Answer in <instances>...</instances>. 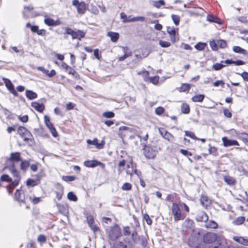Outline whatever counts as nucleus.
I'll return each instance as SVG.
<instances>
[{"label":"nucleus","mask_w":248,"mask_h":248,"mask_svg":"<svg viewBox=\"0 0 248 248\" xmlns=\"http://www.w3.org/2000/svg\"><path fill=\"white\" fill-rule=\"evenodd\" d=\"M9 170L11 171L12 175L15 177V179L12 183L9 185V187L11 189H14L16 186L18 185L19 181L20 179V176L19 172L16 169L15 164H12L9 167Z\"/></svg>","instance_id":"nucleus-1"},{"label":"nucleus","mask_w":248,"mask_h":248,"mask_svg":"<svg viewBox=\"0 0 248 248\" xmlns=\"http://www.w3.org/2000/svg\"><path fill=\"white\" fill-rule=\"evenodd\" d=\"M171 210L173 216L174 220L175 221L183 220L185 216L182 213L180 207L177 203L175 202L172 203Z\"/></svg>","instance_id":"nucleus-2"},{"label":"nucleus","mask_w":248,"mask_h":248,"mask_svg":"<svg viewBox=\"0 0 248 248\" xmlns=\"http://www.w3.org/2000/svg\"><path fill=\"white\" fill-rule=\"evenodd\" d=\"M108 235L110 240H116L121 235V229L117 225L111 227L108 232Z\"/></svg>","instance_id":"nucleus-3"},{"label":"nucleus","mask_w":248,"mask_h":248,"mask_svg":"<svg viewBox=\"0 0 248 248\" xmlns=\"http://www.w3.org/2000/svg\"><path fill=\"white\" fill-rule=\"evenodd\" d=\"M72 5L76 7L78 14L83 15L85 13L86 5L84 2H79L78 0H73Z\"/></svg>","instance_id":"nucleus-4"},{"label":"nucleus","mask_w":248,"mask_h":248,"mask_svg":"<svg viewBox=\"0 0 248 248\" xmlns=\"http://www.w3.org/2000/svg\"><path fill=\"white\" fill-rule=\"evenodd\" d=\"M44 120L45 123L47 126V127L49 129L50 132L51 133L52 136L54 137H56L57 136V132L55 128L54 127L52 123L50 122V118L47 116H44Z\"/></svg>","instance_id":"nucleus-5"},{"label":"nucleus","mask_w":248,"mask_h":248,"mask_svg":"<svg viewBox=\"0 0 248 248\" xmlns=\"http://www.w3.org/2000/svg\"><path fill=\"white\" fill-rule=\"evenodd\" d=\"M144 154L147 158H153L155 155V151L153 149L151 145H144Z\"/></svg>","instance_id":"nucleus-6"},{"label":"nucleus","mask_w":248,"mask_h":248,"mask_svg":"<svg viewBox=\"0 0 248 248\" xmlns=\"http://www.w3.org/2000/svg\"><path fill=\"white\" fill-rule=\"evenodd\" d=\"M21 159L20 153L19 152H15L10 154V156L8 159V161L9 163H11V166L12 164H15V163L16 162H20Z\"/></svg>","instance_id":"nucleus-7"},{"label":"nucleus","mask_w":248,"mask_h":248,"mask_svg":"<svg viewBox=\"0 0 248 248\" xmlns=\"http://www.w3.org/2000/svg\"><path fill=\"white\" fill-rule=\"evenodd\" d=\"M84 165L89 168H94L96 166H99L102 169H104L105 165L104 163L99 162L96 160H86L84 161Z\"/></svg>","instance_id":"nucleus-8"},{"label":"nucleus","mask_w":248,"mask_h":248,"mask_svg":"<svg viewBox=\"0 0 248 248\" xmlns=\"http://www.w3.org/2000/svg\"><path fill=\"white\" fill-rule=\"evenodd\" d=\"M217 239V235L215 233L207 232L203 236V241L205 243L210 244L212 243Z\"/></svg>","instance_id":"nucleus-9"},{"label":"nucleus","mask_w":248,"mask_h":248,"mask_svg":"<svg viewBox=\"0 0 248 248\" xmlns=\"http://www.w3.org/2000/svg\"><path fill=\"white\" fill-rule=\"evenodd\" d=\"M223 145L225 147H228L231 146H239L238 142L234 140L229 139L226 137H224L222 138Z\"/></svg>","instance_id":"nucleus-10"},{"label":"nucleus","mask_w":248,"mask_h":248,"mask_svg":"<svg viewBox=\"0 0 248 248\" xmlns=\"http://www.w3.org/2000/svg\"><path fill=\"white\" fill-rule=\"evenodd\" d=\"M86 220L90 228L94 232H96L99 230V228L94 224V218L92 215L87 216Z\"/></svg>","instance_id":"nucleus-11"},{"label":"nucleus","mask_w":248,"mask_h":248,"mask_svg":"<svg viewBox=\"0 0 248 248\" xmlns=\"http://www.w3.org/2000/svg\"><path fill=\"white\" fill-rule=\"evenodd\" d=\"M4 82L6 87L8 89L9 92L13 94L15 96H17L18 95V93L16 92V91L15 90L14 88V86L11 82V81L6 78H4Z\"/></svg>","instance_id":"nucleus-12"},{"label":"nucleus","mask_w":248,"mask_h":248,"mask_svg":"<svg viewBox=\"0 0 248 248\" xmlns=\"http://www.w3.org/2000/svg\"><path fill=\"white\" fill-rule=\"evenodd\" d=\"M44 23L49 26H56L59 25L61 22L59 20H54L53 19L48 17L47 16H45Z\"/></svg>","instance_id":"nucleus-13"},{"label":"nucleus","mask_w":248,"mask_h":248,"mask_svg":"<svg viewBox=\"0 0 248 248\" xmlns=\"http://www.w3.org/2000/svg\"><path fill=\"white\" fill-rule=\"evenodd\" d=\"M57 208L60 213L67 216L68 214V206L67 204L57 203Z\"/></svg>","instance_id":"nucleus-14"},{"label":"nucleus","mask_w":248,"mask_h":248,"mask_svg":"<svg viewBox=\"0 0 248 248\" xmlns=\"http://www.w3.org/2000/svg\"><path fill=\"white\" fill-rule=\"evenodd\" d=\"M23 193L20 190L17 189L15 194V199L17 201L22 205V204L25 203L24 198L22 197Z\"/></svg>","instance_id":"nucleus-15"},{"label":"nucleus","mask_w":248,"mask_h":248,"mask_svg":"<svg viewBox=\"0 0 248 248\" xmlns=\"http://www.w3.org/2000/svg\"><path fill=\"white\" fill-rule=\"evenodd\" d=\"M87 143L89 145H92L95 146L96 148L98 149H102L104 144L103 141H102V143H98L96 139H95L93 140H87Z\"/></svg>","instance_id":"nucleus-16"},{"label":"nucleus","mask_w":248,"mask_h":248,"mask_svg":"<svg viewBox=\"0 0 248 248\" xmlns=\"http://www.w3.org/2000/svg\"><path fill=\"white\" fill-rule=\"evenodd\" d=\"M196 218L198 221L206 222L208 217L204 212H200L197 215Z\"/></svg>","instance_id":"nucleus-17"},{"label":"nucleus","mask_w":248,"mask_h":248,"mask_svg":"<svg viewBox=\"0 0 248 248\" xmlns=\"http://www.w3.org/2000/svg\"><path fill=\"white\" fill-rule=\"evenodd\" d=\"M31 106L37 111L42 112L45 109V106L43 104H40L34 102L31 103Z\"/></svg>","instance_id":"nucleus-18"},{"label":"nucleus","mask_w":248,"mask_h":248,"mask_svg":"<svg viewBox=\"0 0 248 248\" xmlns=\"http://www.w3.org/2000/svg\"><path fill=\"white\" fill-rule=\"evenodd\" d=\"M127 169L126 170V173L127 175H129L131 176L134 171V168L132 162V160L131 159L129 162V163L127 164L126 165Z\"/></svg>","instance_id":"nucleus-19"},{"label":"nucleus","mask_w":248,"mask_h":248,"mask_svg":"<svg viewBox=\"0 0 248 248\" xmlns=\"http://www.w3.org/2000/svg\"><path fill=\"white\" fill-rule=\"evenodd\" d=\"M224 181L229 185L232 186L235 183V179L229 175H225L223 177Z\"/></svg>","instance_id":"nucleus-20"},{"label":"nucleus","mask_w":248,"mask_h":248,"mask_svg":"<svg viewBox=\"0 0 248 248\" xmlns=\"http://www.w3.org/2000/svg\"><path fill=\"white\" fill-rule=\"evenodd\" d=\"M233 239L236 242L245 245V246H248V239L245 238L243 237H238V236H235L233 237Z\"/></svg>","instance_id":"nucleus-21"},{"label":"nucleus","mask_w":248,"mask_h":248,"mask_svg":"<svg viewBox=\"0 0 248 248\" xmlns=\"http://www.w3.org/2000/svg\"><path fill=\"white\" fill-rule=\"evenodd\" d=\"M85 36L84 33L80 30L75 31L74 35L72 37L73 39H78L81 40V38H83Z\"/></svg>","instance_id":"nucleus-22"},{"label":"nucleus","mask_w":248,"mask_h":248,"mask_svg":"<svg viewBox=\"0 0 248 248\" xmlns=\"http://www.w3.org/2000/svg\"><path fill=\"white\" fill-rule=\"evenodd\" d=\"M108 36L110 38L111 40L113 42H116L119 37L118 33L109 31L108 33Z\"/></svg>","instance_id":"nucleus-23"},{"label":"nucleus","mask_w":248,"mask_h":248,"mask_svg":"<svg viewBox=\"0 0 248 248\" xmlns=\"http://www.w3.org/2000/svg\"><path fill=\"white\" fill-rule=\"evenodd\" d=\"M25 93L26 97L30 100L35 99L37 97V93L31 90H26Z\"/></svg>","instance_id":"nucleus-24"},{"label":"nucleus","mask_w":248,"mask_h":248,"mask_svg":"<svg viewBox=\"0 0 248 248\" xmlns=\"http://www.w3.org/2000/svg\"><path fill=\"white\" fill-rule=\"evenodd\" d=\"M234 52L237 53H240L244 55H247L248 53L246 50L241 48L239 46H234L232 48Z\"/></svg>","instance_id":"nucleus-25"},{"label":"nucleus","mask_w":248,"mask_h":248,"mask_svg":"<svg viewBox=\"0 0 248 248\" xmlns=\"http://www.w3.org/2000/svg\"><path fill=\"white\" fill-rule=\"evenodd\" d=\"M145 17L143 16H137L131 18L130 19L124 20V23L135 22L137 21H140L143 22L145 21Z\"/></svg>","instance_id":"nucleus-26"},{"label":"nucleus","mask_w":248,"mask_h":248,"mask_svg":"<svg viewBox=\"0 0 248 248\" xmlns=\"http://www.w3.org/2000/svg\"><path fill=\"white\" fill-rule=\"evenodd\" d=\"M201 202L204 207H207L210 203V200L206 196H202L201 198Z\"/></svg>","instance_id":"nucleus-27"},{"label":"nucleus","mask_w":248,"mask_h":248,"mask_svg":"<svg viewBox=\"0 0 248 248\" xmlns=\"http://www.w3.org/2000/svg\"><path fill=\"white\" fill-rule=\"evenodd\" d=\"M123 48L124 53V54L123 56L119 57V60L120 61H123L126 58H127L128 57H129V56H130L131 55V52H127V50H128L127 47H123Z\"/></svg>","instance_id":"nucleus-28"},{"label":"nucleus","mask_w":248,"mask_h":248,"mask_svg":"<svg viewBox=\"0 0 248 248\" xmlns=\"http://www.w3.org/2000/svg\"><path fill=\"white\" fill-rule=\"evenodd\" d=\"M20 162V169L23 171H25L29 167L30 163L28 160H22V159Z\"/></svg>","instance_id":"nucleus-29"},{"label":"nucleus","mask_w":248,"mask_h":248,"mask_svg":"<svg viewBox=\"0 0 248 248\" xmlns=\"http://www.w3.org/2000/svg\"><path fill=\"white\" fill-rule=\"evenodd\" d=\"M207 45L205 43L198 42L195 46V48L199 51H202L207 46Z\"/></svg>","instance_id":"nucleus-30"},{"label":"nucleus","mask_w":248,"mask_h":248,"mask_svg":"<svg viewBox=\"0 0 248 248\" xmlns=\"http://www.w3.org/2000/svg\"><path fill=\"white\" fill-rule=\"evenodd\" d=\"M204 98L203 94H198L193 96L192 97V100L194 102H201L203 101Z\"/></svg>","instance_id":"nucleus-31"},{"label":"nucleus","mask_w":248,"mask_h":248,"mask_svg":"<svg viewBox=\"0 0 248 248\" xmlns=\"http://www.w3.org/2000/svg\"><path fill=\"white\" fill-rule=\"evenodd\" d=\"M191 85L187 83H184L179 88V91L181 92H188L191 88Z\"/></svg>","instance_id":"nucleus-32"},{"label":"nucleus","mask_w":248,"mask_h":248,"mask_svg":"<svg viewBox=\"0 0 248 248\" xmlns=\"http://www.w3.org/2000/svg\"><path fill=\"white\" fill-rule=\"evenodd\" d=\"M245 220V217H239L235 218L232 222L233 224L236 225H240L243 224Z\"/></svg>","instance_id":"nucleus-33"},{"label":"nucleus","mask_w":248,"mask_h":248,"mask_svg":"<svg viewBox=\"0 0 248 248\" xmlns=\"http://www.w3.org/2000/svg\"><path fill=\"white\" fill-rule=\"evenodd\" d=\"M29 199L34 204H37L41 202V198L36 197L33 195H30Z\"/></svg>","instance_id":"nucleus-34"},{"label":"nucleus","mask_w":248,"mask_h":248,"mask_svg":"<svg viewBox=\"0 0 248 248\" xmlns=\"http://www.w3.org/2000/svg\"><path fill=\"white\" fill-rule=\"evenodd\" d=\"M39 180H36L31 179H29L27 180L26 184L28 186H34L38 184Z\"/></svg>","instance_id":"nucleus-35"},{"label":"nucleus","mask_w":248,"mask_h":248,"mask_svg":"<svg viewBox=\"0 0 248 248\" xmlns=\"http://www.w3.org/2000/svg\"><path fill=\"white\" fill-rule=\"evenodd\" d=\"M207 19L211 22H214L218 24L220 23V19L217 17L212 15H208L207 17Z\"/></svg>","instance_id":"nucleus-36"},{"label":"nucleus","mask_w":248,"mask_h":248,"mask_svg":"<svg viewBox=\"0 0 248 248\" xmlns=\"http://www.w3.org/2000/svg\"><path fill=\"white\" fill-rule=\"evenodd\" d=\"M239 138L241 139L246 144L248 145V134L246 133H242L239 134Z\"/></svg>","instance_id":"nucleus-37"},{"label":"nucleus","mask_w":248,"mask_h":248,"mask_svg":"<svg viewBox=\"0 0 248 248\" xmlns=\"http://www.w3.org/2000/svg\"><path fill=\"white\" fill-rule=\"evenodd\" d=\"M165 4L163 0H158L153 1V5L157 8H159L161 6Z\"/></svg>","instance_id":"nucleus-38"},{"label":"nucleus","mask_w":248,"mask_h":248,"mask_svg":"<svg viewBox=\"0 0 248 248\" xmlns=\"http://www.w3.org/2000/svg\"><path fill=\"white\" fill-rule=\"evenodd\" d=\"M218 225L213 220H210L207 224H206V227L207 228H212V229H216L217 228Z\"/></svg>","instance_id":"nucleus-39"},{"label":"nucleus","mask_w":248,"mask_h":248,"mask_svg":"<svg viewBox=\"0 0 248 248\" xmlns=\"http://www.w3.org/2000/svg\"><path fill=\"white\" fill-rule=\"evenodd\" d=\"M181 111L183 113L188 114L189 112L190 108L189 106L186 104H183L181 105Z\"/></svg>","instance_id":"nucleus-40"},{"label":"nucleus","mask_w":248,"mask_h":248,"mask_svg":"<svg viewBox=\"0 0 248 248\" xmlns=\"http://www.w3.org/2000/svg\"><path fill=\"white\" fill-rule=\"evenodd\" d=\"M125 165V161L124 160H123L119 162L118 164V173L119 174L121 173L124 170V167Z\"/></svg>","instance_id":"nucleus-41"},{"label":"nucleus","mask_w":248,"mask_h":248,"mask_svg":"<svg viewBox=\"0 0 248 248\" xmlns=\"http://www.w3.org/2000/svg\"><path fill=\"white\" fill-rule=\"evenodd\" d=\"M67 198L68 200L73 202H77V197L73 192H69L67 194Z\"/></svg>","instance_id":"nucleus-42"},{"label":"nucleus","mask_w":248,"mask_h":248,"mask_svg":"<svg viewBox=\"0 0 248 248\" xmlns=\"http://www.w3.org/2000/svg\"><path fill=\"white\" fill-rule=\"evenodd\" d=\"M115 116V114L113 112L108 111L104 112L102 114V117L106 118H112Z\"/></svg>","instance_id":"nucleus-43"},{"label":"nucleus","mask_w":248,"mask_h":248,"mask_svg":"<svg viewBox=\"0 0 248 248\" xmlns=\"http://www.w3.org/2000/svg\"><path fill=\"white\" fill-rule=\"evenodd\" d=\"M185 133L186 136L188 137L193 140H200V138L196 137L195 136L194 133L192 132L188 131H185Z\"/></svg>","instance_id":"nucleus-44"},{"label":"nucleus","mask_w":248,"mask_h":248,"mask_svg":"<svg viewBox=\"0 0 248 248\" xmlns=\"http://www.w3.org/2000/svg\"><path fill=\"white\" fill-rule=\"evenodd\" d=\"M225 66V65L223 64V63L221 62V63H216L215 64H214L213 65V68L216 71H218L221 69Z\"/></svg>","instance_id":"nucleus-45"},{"label":"nucleus","mask_w":248,"mask_h":248,"mask_svg":"<svg viewBox=\"0 0 248 248\" xmlns=\"http://www.w3.org/2000/svg\"><path fill=\"white\" fill-rule=\"evenodd\" d=\"M148 78V81H149L154 84H156L159 80V77L154 76L152 77L147 78Z\"/></svg>","instance_id":"nucleus-46"},{"label":"nucleus","mask_w":248,"mask_h":248,"mask_svg":"<svg viewBox=\"0 0 248 248\" xmlns=\"http://www.w3.org/2000/svg\"><path fill=\"white\" fill-rule=\"evenodd\" d=\"M0 181H4L7 182H12V179L7 174H3L1 176Z\"/></svg>","instance_id":"nucleus-47"},{"label":"nucleus","mask_w":248,"mask_h":248,"mask_svg":"<svg viewBox=\"0 0 248 248\" xmlns=\"http://www.w3.org/2000/svg\"><path fill=\"white\" fill-rule=\"evenodd\" d=\"M217 41V45L218 46V48L220 47L221 48H225L227 46V43L225 41L223 40H219Z\"/></svg>","instance_id":"nucleus-48"},{"label":"nucleus","mask_w":248,"mask_h":248,"mask_svg":"<svg viewBox=\"0 0 248 248\" xmlns=\"http://www.w3.org/2000/svg\"><path fill=\"white\" fill-rule=\"evenodd\" d=\"M171 18L174 23V24L176 26L178 25L180 22V17L178 15H171Z\"/></svg>","instance_id":"nucleus-49"},{"label":"nucleus","mask_w":248,"mask_h":248,"mask_svg":"<svg viewBox=\"0 0 248 248\" xmlns=\"http://www.w3.org/2000/svg\"><path fill=\"white\" fill-rule=\"evenodd\" d=\"M89 10L94 15H97L99 13L98 8L93 4L90 5Z\"/></svg>","instance_id":"nucleus-50"},{"label":"nucleus","mask_w":248,"mask_h":248,"mask_svg":"<svg viewBox=\"0 0 248 248\" xmlns=\"http://www.w3.org/2000/svg\"><path fill=\"white\" fill-rule=\"evenodd\" d=\"M32 137V135L31 133L28 131V130L24 135V136L22 137V138L24 139V140L25 141H28L31 139V138Z\"/></svg>","instance_id":"nucleus-51"},{"label":"nucleus","mask_w":248,"mask_h":248,"mask_svg":"<svg viewBox=\"0 0 248 248\" xmlns=\"http://www.w3.org/2000/svg\"><path fill=\"white\" fill-rule=\"evenodd\" d=\"M126 245L122 242H116L113 246V248H126Z\"/></svg>","instance_id":"nucleus-52"},{"label":"nucleus","mask_w":248,"mask_h":248,"mask_svg":"<svg viewBox=\"0 0 248 248\" xmlns=\"http://www.w3.org/2000/svg\"><path fill=\"white\" fill-rule=\"evenodd\" d=\"M64 30L65 31L64 33L70 35L72 36V37H73L75 31L73 30V29L69 27H65V28H64Z\"/></svg>","instance_id":"nucleus-53"},{"label":"nucleus","mask_w":248,"mask_h":248,"mask_svg":"<svg viewBox=\"0 0 248 248\" xmlns=\"http://www.w3.org/2000/svg\"><path fill=\"white\" fill-rule=\"evenodd\" d=\"M27 129L23 126H20L17 130L18 133L21 136V137H23L26 132L27 131Z\"/></svg>","instance_id":"nucleus-54"},{"label":"nucleus","mask_w":248,"mask_h":248,"mask_svg":"<svg viewBox=\"0 0 248 248\" xmlns=\"http://www.w3.org/2000/svg\"><path fill=\"white\" fill-rule=\"evenodd\" d=\"M159 44L162 47H168L170 46V42L165 41H162V40L159 41Z\"/></svg>","instance_id":"nucleus-55"},{"label":"nucleus","mask_w":248,"mask_h":248,"mask_svg":"<svg viewBox=\"0 0 248 248\" xmlns=\"http://www.w3.org/2000/svg\"><path fill=\"white\" fill-rule=\"evenodd\" d=\"M225 83L223 80H217L213 83V85L215 87H218L219 86H220L222 88L224 87Z\"/></svg>","instance_id":"nucleus-56"},{"label":"nucleus","mask_w":248,"mask_h":248,"mask_svg":"<svg viewBox=\"0 0 248 248\" xmlns=\"http://www.w3.org/2000/svg\"><path fill=\"white\" fill-rule=\"evenodd\" d=\"M76 179V177L74 176H64L62 177V180L66 182H71Z\"/></svg>","instance_id":"nucleus-57"},{"label":"nucleus","mask_w":248,"mask_h":248,"mask_svg":"<svg viewBox=\"0 0 248 248\" xmlns=\"http://www.w3.org/2000/svg\"><path fill=\"white\" fill-rule=\"evenodd\" d=\"M163 138L170 142H172L174 139V137L170 133L168 132L167 134H166Z\"/></svg>","instance_id":"nucleus-58"},{"label":"nucleus","mask_w":248,"mask_h":248,"mask_svg":"<svg viewBox=\"0 0 248 248\" xmlns=\"http://www.w3.org/2000/svg\"><path fill=\"white\" fill-rule=\"evenodd\" d=\"M132 186L129 183H125L122 186V189L124 190H129L131 189Z\"/></svg>","instance_id":"nucleus-59"},{"label":"nucleus","mask_w":248,"mask_h":248,"mask_svg":"<svg viewBox=\"0 0 248 248\" xmlns=\"http://www.w3.org/2000/svg\"><path fill=\"white\" fill-rule=\"evenodd\" d=\"M217 41H212L210 43V46L213 50H217L218 49V46L217 45Z\"/></svg>","instance_id":"nucleus-60"},{"label":"nucleus","mask_w":248,"mask_h":248,"mask_svg":"<svg viewBox=\"0 0 248 248\" xmlns=\"http://www.w3.org/2000/svg\"><path fill=\"white\" fill-rule=\"evenodd\" d=\"M164 108L161 107H158L155 110V113L157 115H159L162 114L164 113Z\"/></svg>","instance_id":"nucleus-61"},{"label":"nucleus","mask_w":248,"mask_h":248,"mask_svg":"<svg viewBox=\"0 0 248 248\" xmlns=\"http://www.w3.org/2000/svg\"><path fill=\"white\" fill-rule=\"evenodd\" d=\"M37 70L42 72L44 74H45L46 76L48 77L49 70L45 69L42 66H39L37 67Z\"/></svg>","instance_id":"nucleus-62"},{"label":"nucleus","mask_w":248,"mask_h":248,"mask_svg":"<svg viewBox=\"0 0 248 248\" xmlns=\"http://www.w3.org/2000/svg\"><path fill=\"white\" fill-rule=\"evenodd\" d=\"M143 217L147 224L151 225L152 223V220L150 219L148 215L145 214Z\"/></svg>","instance_id":"nucleus-63"},{"label":"nucleus","mask_w":248,"mask_h":248,"mask_svg":"<svg viewBox=\"0 0 248 248\" xmlns=\"http://www.w3.org/2000/svg\"><path fill=\"white\" fill-rule=\"evenodd\" d=\"M242 77L243 79L246 81H248V73L247 72H244L242 74H240Z\"/></svg>","instance_id":"nucleus-64"}]
</instances>
